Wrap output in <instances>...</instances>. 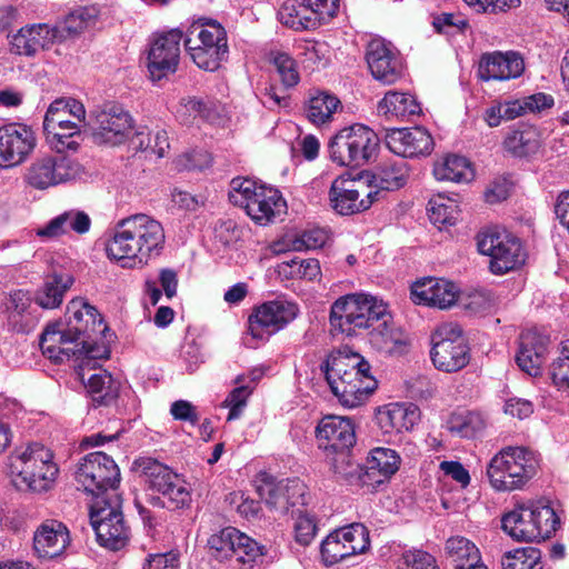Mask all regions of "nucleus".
<instances>
[{"label":"nucleus","instance_id":"f257e3e1","mask_svg":"<svg viewBox=\"0 0 569 569\" xmlns=\"http://www.w3.org/2000/svg\"><path fill=\"white\" fill-rule=\"evenodd\" d=\"M68 315L66 328H62V323L47 326L40 338V348L44 356L57 363L71 357L80 359L78 375L84 380L81 372L84 365L108 358V349L98 342L107 326L97 309L81 299L70 301Z\"/></svg>","mask_w":569,"mask_h":569},{"label":"nucleus","instance_id":"20e7f679","mask_svg":"<svg viewBox=\"0 0 569 569\" xmlns=\"http://www.w3.org/2000/svg\"><path fill=\"white\" fill-rule=\"evenodd\" d=\"M370 369V363L361 355L348 349L331 352L321 365L332 393L347 408L361 405L377 388Z\"/></svg>","mask_w":569,"mask_h":569},{"label":"nucleus","instance_id":"ddd939ff","mask_svg":"<svg viewBox=\"0 0 569 569\" xmlns=\"http://www.w3.org/2000/svg\"><path fill=\"white\" fill-rule=\"evenodd\" d=\"M74 480L83 491L99 498L109 489H116L120 482V470L111 457L104 452L94 451L79 460L74 470Z\"/></svg>","mask_w":569,"mask_h":569},{"label":"nucleus","instance_id":"c85d7f7f","mask_svg":"<svg viewBox=\"0 0 569 569\" xmlns=\"http://www.w3.org/2000/svg\"><path fill=\"white\" fill-rule=\"evenodd\" d=\"M70 542L69 530L56 519L42 521L33 533V549L39 558H54L63 552Z\"/></svg>","mask_w":569,"mask_h":569},{"label":"nucleus","instance_id":"864d4df0","mask_svg":"<svg viewBox=\"0 0 569 569\" xmlns=\"http://www.w3.org/2000/svg\"><path fill=\"white\" fill-rule=\"evenodd\" d=\"M242 382L243 377L238 376L236 383L240 386L234 388L223 401V406L229 408L228 421L236 420L241 416L243 408L247 406V400L254 388L253 386L242 385Z\"/></svg>","mask_w":569,"mask_h":569},{"label":"nucleus","instance_id":"49530a36","mask_svg":"<svg viewBox=\"0 0 569 569\" xmlns=\"http://www.w3.org/2000/svg\"><path fill=\"white\" fill-rule=\"evenodd\" d=\"M278 272L287 279L316 280L320 273V264L317 259H292L278 264Z\"/></svg>","mask_w":569,"mask_h":569},{"label":"nucleus","instance_id":"2f4dec72","mask_svg":"<svg viewBox=\"0 0 569 569\" xmlns=\"http://www.w3.org/2000/svg\"><path fill=\"white\" fill-rule=\"evenodd\" d=\"M502 147L515 158L531 157L541 148V134L532 126H519L507 132Z\"/></svg>","mask_w":569,"mask_h":569},{"label":"nucleus","instance_id":"423d86ee","mask_svg":"<svg viewBox=\"0 0 569 569\" xmlns=\"http://www.w3.org/2000/svg\"><path fill=\"white\" fill-rule=\"evenodd\" d=\"M8 459V468L14 485L36 492L47 491L59 472L52 460V452L38 442L16 449Z\"/></svg>","mask_w":569,"mask_h":569},{"label":"nucleus","instance_id":"58836bf2","mask_svg":"<svg viewBox=\"0 0 569 569\" xmlns=\"http://www.w3.org/2000/svg\"><path fill=\"white\" fill-rule=\"evenodd\" d=\"M373 183L377 190L392 191L402 188L409 178L408 164L403 160L393 163H385L373 174Z\"/></svg>","mask_w":569,"mask_h":569},{"label":"nucleus","instance_id":"69168bd1","mask_svg":"<svg viewBox=\"0 0 569 569\" xmlns=\"http://www.w3.org/2000/svg\"><path fill=\"white\" fill-rule=\"evenodd\" d=\"M32 34L33 33H30L28 26L22 27L11 38V51L19 56H34L38 51L36 48V43L32 40Z\"/></svg>","mask_w":569,"mask_h":569},{"label":"nucleus","instance_id":"3c124183","mask_svg":"<svg viewBox=\"0 0 569 569\" xmlns=\"http://www.w3.org/2000/svg\"><path fill=\"white\" fill-rule=\"evenodd\" d=\"M122 517L123 515L118 501L111 502L100 496L96 498L94 502L90 506V521L94 531L97 526L103 522H112Z\"/></svg>","mask_w":569,"mask_h":569},{"label":"nucleus","instance_id":"bb28decb","mask_svg":"<svg viewBox=\"0 0 569 569\" xmlns=\"http://www.w3.org/2000/svg\"><path fill=\"white\" fill-rule=\"evenodd\" d=\"M525 70L522 57L513 51L486 53L479 62L478 73L480 79L489 80H509L518 78Z\"/></svg>","mask_w":569,"mask_h":569},{"label":"nucleus","instance_id":"79ce46f5","mask_svg":"<svg viewBox=\"0 0 569 569\" xmlns=\"http://www.w3.org/2000/svg\"><path fill=\"white\" fill-rule=\"evenodd\" d=\"M447 429L462 438H472L485 428V420L478 412L459 409L447 420Z\"/></svg>","mask_w":569,"mask_h":569},{"label":"nucleus","instance_id":"f8f14e48","mask_svg":"<svg viewBox=\"0 0 569 569\" xmlns=\"http://www.w3.org/2000/svg\"><path fill=\"white\" fill-rule=\"evenodd\" d=\"M211 556L223 561L234 558L239 569H252L264 555V547L233 527H227L208 539Z\"/></svg>","mask_w":569,"mask_h":569},{"label":"nucleus","instance_id":"dca6fc26","mask_svg":"<svg viewBox=\"0 0 569 569\" xmlns=\"http://www.w3.org/2000/svg\"><path fill=\"white\" fill-rule=\"evenodd\" d=\"M92 138L97 144L119 146L133 130V119L122 106L108 103L90 112Z\"/></svg>","mask_w":569,"mask_h":569},{"label":"nucleus","instance_id":"680f3d73","mask_svg":"<svg viewBox=\"0 0 569 569\" xmlns=\"http://www.w3.org/2000/svg\"><path fill=\"white\" fill-rule=\"evenodd\" d=\"M63 103V98L57 99L53 102L50 103L43 119V129L50 128L54 129L60 126H66L69 123H77L74 120H72L68 111L64 109L66 104Z\"/></svg>","mask_w":569,"mask_h":569},{"label":"nucleus","instance_id":"a18cd8bd","mask_svg":"<svg viewBox=\"0 0 569 569\" xmlns=\"http://www.w3.org/2000/svg\"><path fill=\"white\" fill-rule=\"evenodd\" d=\"M427 210L430 221L438 228L456 223L458 204L450 198H446L441 194L432 197L428 202Z\"/></svg>","mask_w":569,"mask_h":569},{"label":"nucleus","instance_id":"b1692460","mask_svg":"<svg viewBox=\"0 0 569 569\" xmlns=\"http://www.w3.org/2000/svg\"><path fill=\"white\" fill-rule=\"evenodd\" d=\"M366 60L372 77L385 84H392L402 76L399 53L382 39H372L368 43Z\"/></svg>","mask_w":569,"mask_h":569},{"label":"nucleus","instance_id":"6ab92c4d","mask_svg":"<svg viewBox=\"0 0 569 569\" xmlns=\"http://www.w3.org/2000/svg\"><path fill=\"white\" fill-rule=\"evenodd\" d=\"M298 312V306L287 300L264 302L256 308L249 317L248 331L256 340H267L271 335L291 322Z\"/></svg>","mask_w":569,"mask_h":569},{"label":"nucleus","instance_id":"cd10ccee","mask_svg":"<svg viewBox=\"0 0 569 569\" xmlns=\"http://www.w3.org/2000/svg\"><path fill=\"white\" fill-rule=\"evenodd\" d=\"M411 293L416 303L439 309H448L458 299V288L451 281L441 278H427L412 286Z\"/></svg>","mask_w":569,"mask_h":569},{"label":"nucleus","instance_id":"bf43d9fd","mask_svg":"<svg viewBox=\"0 0 569 569\" xmlns=\"http://www.w3.org/2000/svg\"><path fill=\"white\" fill-rule=\"evenodd\" d=\"M259 186L252 180L233 178L230 183L229 200L234 206L246 208L257 194Z\"/></svg>","mask_w":569,"mask_h":569},{"label":"nucleus","instance_id":"1a4fd4ad","mask_svg":"<svg viewBox=\"0 0 569 569\" xmlns=\"http://www.w3.org/2000/svg\"><path fill=\"white\" fill-rule=\"evenodd\" d=\"M479 253L488 256L489 270L493 274H505L520 268L527 253L519 238L505 229L493 227L477 234Z\"/></svg>","mask_w":569,"mask_h":569},{"label":"nucleus","instance_id":"72a5a7b5","mask_svg":"<svg viewBox=\"0 0 569 569\" xmlns=\"http://www.w3.org/2000/svg\"><path fill=\"white\" fill-rule=\"evenodd\" d=\"M98 10L93 7H81L71 11L56 27L60 41L74 38L97 22Z\"/></svg>","mask_w":569,"mask_h":569},{"label":"nucleus","instance_id":"f3484780","mask_svg":"<svg viewBox=\"0 0 569 569\" xmlns=\"http://www.w3.org/2000/svg\"><path fill=\"white\" fill-rule=\"evenodd\" d=\"M370 545L368 529L359 522L332 531L320 546L321 560L333 566L351 556L365 552Z\"/></svg>","mask_w":569,"mask_h":569},{"label":"nucleus","instance_id":"f03ea898","mask_svg":"<svg viewBox=\"0 0 569 569\" xmlns=\"http://www.w3.org/2000/svg\"><path fill=\"white\" fill-rule=\"evenodd\" d=\"M330 325L346 336L369 330L370 345L390 356L403 355L409 347L408 336L393 323L387 303L370 295H348L336 300L330 310Z\"/></svg>","mask_w":569,"mask_h":569},{"label":"nucleus","instance_id":"13d9d810","mask_svg":"<svg viewBox=\"0 0 569 569\" xmlns=\"http://www.w3.org/2000/svg\"><path fill=\"white\" fill-rule=\"evenodd\" d=\"M328 240V233L320 228L306 230L290 240L288 250L303 251L322 248Z\"/></svg>","mask_w":569,"mask_h":569},{"label":"nucleus","instance_id":"7ed1b4c3","mask_svg":"<svg viewBox=\"0 0 569 569\" xmlns=\"http://www.w3.org/2000/svg\"><path fill=\"white\" fill-rule=\"evenodd\" d=\"M164 231L153 218L139 213L121 219L106 244L109 259L123 268L142 267L153 251L161 249Z\"/></svg>","mask_w":569,"mask_h":569},{"label":"nucleus","instance_id":"473e14b6","mask_svg":"<svg viewBox=\"0 0 569 569\" xmlns=\"http://www.w3.org/2000/svg\"><path fill=\"white\" fill-rule=\"evenodd\" d=\"M378 111L387 118L407 119L411 116L419 114L420 104L409 93L388 91L383 99L378 103Z\"/></svg>","mask_w":569,"mask_h":569},{"label":"nucleus","instance_id":"37998d69","mask_svg":"<svg viewBox=\"0 0 569 569\" xmlns=\"http://www.w3.org/2000/svg\"><path fill=\"white\" fill-rule=\"evenodd\" d=\"M98 542L110 550H119L123 548L129 540V528L123 517L112 522H103L96 528Z\"/></svg>","mask_w":569,"mask_h":569},{"label":"nucleus","instance_id":"a19ab883","mask_svg":"<svg viewBox=\"0 0 569 569\" xmlns=\"http://www.w3.org/2000/svg\"><path fill=\"white\" fill-rule=\"evenodd\" d=\"M340 106L341 102L335 94L319 91L310 97L306 114L312 123L323 124L332 119Z\"/></svg>","mask_w":569,"mask_h":569},{"label":"nucleus","instance_id":"a878e982","mask_svg":"<svg viewBox=\"0 0 569 569\" xmlns=\"http://www.w3.org/2000/svg\"><path fill=\"white\" fill-rule=\"evenodd\" d=\"M548 346L549 338L545 335L532 330L521 333L516 355L518 367L531 377L540 376L548 355Z\"/></svg>","mask_w":569,"mask_h":569},{"label":"nucleus","instance_id":"09e8293b","mask_svg":"<svg viewBox=\"0 0 569 569\" xmlns=\"http://www.w3.org/2000/svg\"><path fill=\"white\" fill-rule=\"evenodd\" d=\"M256 482L259 497L263 499L270 508L281 513L288 512L287 497L283 492H278L279 482H276L274 479L267 473L259 475Z\"/></svg>","mask_w":569,"mask_h":569},{"label":"nucleus","instance_id":"0e129e2a","mask_svg":"<svg viewBox=\"0 0 569 569\" xmlns=\"http://www.w3.org/2000/svg\"><path fill=\"white\" fill-rule=\"evenodd\" d=\"M32 34V40L36 43L37 51L48 49L54 42H61L56 27H50L47 23L28 26Z\"/></svg>","mask_w":569,"mask_h":569},{"label":"nucleus","instance_id":"603ef678","mask_svg":"<svg viewBox=\"0 0 569 569\" xmlns=\"http://www.w3.org/2000/svg\"><path fill=\"white\" fill-rule=\"evenodd\" d=\"M300 49L303 63L312 70L325 68L330 60V48L325 41H306Z\"/></svg>","mask_w":569,"mask_h":569},{"label":"nucleus","instance_id":"aec40b11","mask_svg":"<svg viewBox=\"0 0 569 569\" xmlns=\"http://www.w3.org/2000/svg\"><path fill=\"white\" fill-rule=\"evenodd\" d=\"M378 194V190H371L361 181L338 177L331 184L329 200L336 212L348 216L369 209Z\"/></svg>","mask_w":569,"mask_h":569},{"label":"nucleus","instance_id":"de8ad7c7","mask_svg":"<svg viewBox=\"0 0 569 569\" xmlns=\"http://www.w3.org/2000/svg\"><path fill=\"white\" fill-rule=\"evenodd\" d=\"M400 465L399 455L389 448H375L370 452L367 461V469L371 472H378L385 478L392 476Z\"/></svg>","mask_w":569,"mask_h":569},{"label":"nucleus","instance_id":"39448f33","mask_svg":"<svg viewBox=\"0 0 569 569\" xmlns=\"http://www.w3.org/2000/svg\"><path fill=\"white\" fill-rule=\"evenodd\" d=\"M560 518L546 501L518 502L501 517V529L512 540L540 542L560 528Z\"/></svg>","mask_w":569,"mask_h":569},{"label":"nucleus","instance_id":"052dcab7","mask_svg":"<svg viewBox=\"0 0 569 569\" xmlns=\"http://www.w3.org/2000/svg\"><path fill=\"white\" fill-rule=\"evenodd\" d=\"M278 492L284 493L289 508L298 505L303 506L306 503L305 496L307 492V487L298 478L279 481Z\"/></svg>","mask_w":569,"mask_h":569},{"label":"nucleus","instance_id":"6e6552de","mask_svg":"<svg viewBox=\"0 0 569 569\" xmlns=\"http://www.w3.org/2000/svg\"><path fill=\"white\" fill-rule=\"evenodd\" d=\"M378 134L363 124H352L338 131L330 140V159L343 167L360 168L372 160L379 148Z\"/></svg>","mask_w":569,"mask_h":569},{"label":"nucleus","instance_id":"7c9ffc66","mask_svg":"<svg viewBox=\"0 0 569 569\" xmlns=\"http://www.w3.org/2000/svg\"><path fill=\"white\" fill-rule=\"evenodd\" d=\"M244 209L253 221L266 224L284 211L286 201L277 189L259 186L257 194Z\"/></svg>","mask_w":569,"mask_h":569},{"label":"nucleus","instance_id":"5701e85b","mask_svg":"<svg viewBox=\"0 0 569 569\" xmlns=\"http://www.w3.org/2000/svg\"><path fill=\"white\" fill-rule=\"evenodd\" d=\"M36 147L33 131L27 126L10 123L0 128V168L20 164Z\"/></svg>","mask_w":569,"mask_h":569},{"label":"nucleus","instance_id":"393cba45","mask_svg":"<svg viewBox=\"0 0 569 569\" xmlns=\"http://www.w3.org/2000/svg\"><path fill=\"white\" fill-rule=\"evenodd\" d=\"M385 142L392 153L403 158L427 156L433 148L431 134L421 127L390 129Z\"/></svg>","mask_w":569,"mask_h":569},{"label":"nucleus","instance_id":"338daca9","mask_svg":"<svg viewBox=\"0 0 569 569\" xmlns=\"http://www.w3.org/2000/svg\"><path fill=\"white\" fill-rule=\"evenodd\" d=\"M406 569H439L435 558L422 550H409L402 555Z\"/></svg>","mask_w":569,"mask_h":569},{"label":"nucleus","instance_id":"c9c22d12","mask_svg":"<svg viewBox=\"0 0 569 569\" xmlns=\"http://www.w3.org/2000/svg\"><path fill=\"white\" fill-rule=\"evenodd\" d=\"M73 283L70 274L48 276L44 280L43 287L36 293V302L44 309H53L61 305L63 296Z\"/></svg>","mask_w":569,"mask_h":569},{"label":"nucleus","instance_id":"e2e57ef3","mask_svg":"<svg viewBox=\"0 0 569 569\" xmlns=\"http://www.w3.org/2000/svg\"><path fill=\"white\" fill-rule=\"evenodd\" d=\"M317 532L316 520L312 516L299 511L295 522L296 540L300 545L308 546Z\"/></svg>","mask_w":569,"mask_h":569},{"label":"nucleus","instance_id":"5fc2aeb1","mask_svg":"<svg viewBox=\"0 0 569 569\" xmlns=\"http://www.w3.org/2000/svg\"><path fill=\"white\" fill-rule=\"evenodd\" d=\"M463 308L472 316H483L496 307V299L491 291L481 289L468 293L462 301Z\"/></svg>","mask_w":569,"mask_h":569},{"label":"nucleus","instance_id":"ea45409f","mask_svg":"<svg viewBox=\"0 0 569 569\" xmlns=\"http://www.w3.org/2000/svg\"><path fill=\"white\" fill-rule=\"evenodd\" d=\"M446 555L455 569H466L469 563L480 561L476 545L465 537H451L446 542Z\"/></svg>","mask_w":569,"mask_h":569},{"label":"nucleus","instance_id":"9d476101","mask_svg":"<svg viewBox=\"0 0 569 569\" xmlns=\"http://www.w3.org/2000/svg\"><path fill=\"white\" fill-rule=\"evenodd\" d=\"M184 48L200 69L214 71L228 54L227 33L217 22L192 24L186 33Z\"/></svg>","mask_w":569,"mask_h":569},{"label":"nucleus","instance_id":"a211bd4d","mask_svg":"<svg viewBox=\"0 0 569 569\" xmlns=\"http://www.w3.org/2000/svg\"><path fill=\"white\" fill-rule=\"evenodd\" d=\"M80 172L79 163L66 156H46L36 159L27 170L26 181L38 190H46L71 179Z\"/></svg>","mask_w":569,"mask_h":569},{"label":"nucleus","instance_id":"8fccbe9b","mask_svg":"<svg viewBox=\"0 0 569 569\" xmlns=\"http://www.w3.org/2000/svg\"><path fill=\"white\" fill-rule=\"evenodd\" d=\"M213 111V103L210 100L197 97L182 98L177 107V117L184 123L197 117L209 120Z\"/></svg>","mask_w":569,"mask_h":569},{"label":"nucleus","instance_id":"9b49d317","mask_svg":"<svg viewBox=\"0 0 569 569\" xmlns=\"http://www.w3.org/2000/svg\"><path fill=\"white\" fill-rule=\"evenodd\" d=\"M433 366L443 372H457L470 361V350L458 323L445 322L431 336Z\"/></svg>","mask_w":569,"mask_h":569},{"label":"nucleus","instance_id":"4d7b16f0","mask_svg":"<svg viewBox=\"0 0 569 569\" xmlns=\"http://www.w3.org/2000/svg\"><path fill=\"white\" fill-rule=\"evenodd\" d=\"M272 64L286 88L298 84L300 77L292 57L286 52H277L272 57Z\"/></svg>","mask_w":569,"mask_h":569},{"label":"nucleus","instance_id":"0eeeda50","mask_svg":"<svg viewBox=\"0 0 569 569\" xmlns=\"http://www.w3.org/2000/svg\"><path fill=\"white\" fill-rule=\"evenodd\" d=\"M539 459L527 447H505L497 452L487 467L491 487L497 491L522 489L537 473Z\"/></svg>","mask_w":569,"mask_h":569},{"label":"nucleus","instance_id":"c03bdc74","mask_svg":"<svg viewBox=\"0 0 569 569\" xmlns=\"http://www.w3.org/2000/svg\"><path fill=\"white\" fill-rule=\"evenodd\" d=\"M502 569H542L541 551L535 547L517 548L501 559Z\"/></svg>","mask_w":569,"mask_h":569},{"label":"nucleus","instance_id":"6e6d98bb","mask_svg":"<svg viewBox=\"0 0 569 569\" xmlns=\"http://www.w3.org/2000/svg\"><path fill=\"white\" fill-rule=\"evenodd\" d=\"M328 459L331 469L340 479L351 481L360 476V465L352 459L351 450L332 453Z\"/></svg>","mask_w":569,"mask_h":569},{"label":"nucleus","instance_id":"4be33fe9","mask_svg":"<svg viewBox=\"0 0 569 569\" xmlns=\"http://www.w3.org/2000/svg\"><path fill=\"white\" fill-rule=\"evenodd\" d=\"M318 448L326 452L327 458L336 452L351 450L356 443L353 422L346 417L326 416L316 428Z\"/></svg>","mask_w":569,"mask_h":569},{"label":"nucleus","instance_id":"774afa93","mask_svg":"<svg viewBox=\"0 0 569 569\" xmlns=\"http://www.w3.org/2000/svg\"><path fill=\"white\" fill-rule=\"evenodd\" d=\"M178 555L170 551L164 553L149 555L142 569H178Z\"/></svg>","mask_w":569,"mask_h":569},{"label":"nucleus","instance_id":"412c9836","mask_svg":"<svg viewBox=\"0 0 569 569\" xmlns=\"http://www.w3.org/2000/svg\"><path fill=\"white\" fill-rule=\"evenodd\" d=\"M183 33L172 29L158 36L150 44L147 68L152 81L176 72L180 59V42Z\"/></svg>","mask_w":569,"mask_h":569},{"label":"nucleus","instance_id":"f704fd0d","mask_svg":"<svg viewBox=\"0 0 569 569\" xmlns=\"http://www.w3.org/2000/svg\"><path fill=\"white\" fill-rule=\"evenodd\" d=\"M433 176L439 181L463 182L473 178V171L467 158L448 154L435 163Z\"/></svg>","mask_w":569,"mask_h":569},{"label":"nucleus","instance_id":"e433bc0d","mask_svg":"<svg viewBox=\"0 0 569 569\" xmlns=\"http://www.w3.org/2000/svg\"><path fill=\"white\" fill-rule=\"evenodd\" d=\"M86 388L96 407L110 406L119 396L120 383L103 370L92 375L88 379Z\"/></svg>","mask_w":569,"mask_h":569},{"label":"nucleus","instance_id":"4468645a","mask_svg":"<svg viewBox=\"0 0 569 569\" xmlns=\"http://www.w3.org/2000/svg\"><path fill=\"white\" fill-rule=\"evenodd\" d=\"M340 0H286L279 20L296 30H313L337 16Z\"/></svg>","mask_w":569,"mask_h":569},{"label":"nucleus","instance_id":"2eb2a0df","mask_svg":"<svg viewBox=\"0 0 569 569\" xmlns=\"http://www.w3.org/2000/svg\"><path fill=\"white\" fill-rule=\"evenodd\" d=\"M137 471L144 477L148 488L167 498L171 506L183 508L191 501L186 481L168 466L152 459L140 458L134 461Z\"/></svg>","mask_w":569,"mask_h":569},{"label":"nucleus","instance_id":"c756f323","mask_svg":"<svg viewBox=\"0 0 569 569\" xmlns=\"http://www.w3.org/2000/svg\"><path fill=\"white\" fill-rule=\"evenodd\" d=\"M377 423L385 433L409 431L420 419L419 408L413 405L389 403L380 408Z\"/></svg>","mask_w":569,"mask_h":569},{"label":"nucleus","instance_id":"4c0bfd02","mask_svg":"<svg viewBox=\"0 0 569 569\" xmlns=\"http://www.w3.org/2000/svg\"><path fill=\"white\" fill-rule=\"evenodd\" d=\"M46 140L59 156L67 151H77L81 142V127L69 123L54 129L44 128Z\"/></svg>","mask_w":569,"mask_h":569}]
</instances>
